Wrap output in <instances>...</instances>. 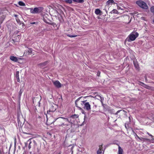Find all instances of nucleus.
<instances>
[{
	"mask_svg": "<svg viewBox=\"0 0 154 154\" xmlns=\"http://www.w3.org/2000/svg\"><path fill=\"white\" fill-rule=\"evenodd\" d=\"M35 141L33 140L31 141V139H29L25 143L24 149L26 148V149H30L31 148L34 149L35 148Z\"/></svg>",
	"mask_w": 154,
	"mask_h": 154,
	"instance_id": "f257e3e1",
	"label": "nucleus"
},
{
	"mask_svg": "<svg viewBox=\"0 0 154 154\" xmlns=\"http://www.w3.org/2000/svg\"><path fill=\"white\" fill-rule=\"evenodd\" d=\"M30 10V11L32 14H39L41 13L43 10V8L41 7H38L34 8L33 9L32 8H29Z\"/></svg>",
	"mask_w": 154,
	"mask_h": 154,
	"instance_id": "f03ea898",
	"label": "nucleus"
},
{
	"mask_svg": "<svg viewBox=\"0 0 154 154\" xmlns=\"http://www.w3.org/2000/svg\"><path fill=\"white\" fill-rule=\"evenodd\" d=\"M136 3L139 7L141 8L145 9H147L148 7L146 4L144 2L141 0L137 1L136 2Z\"/></svg>",
	"mask_w": 154,
	"mask_h": 154,
	"instance_id": "7ed1b4c3",
	"label": "nucleus"
},
{
	"mask_svg": "<svg viewBox=\"0 0 154 154\" xmlns=\"http://www.w3.org/2000/svg\"><path fill=\"white\" fill-rule=\"evenodd\" d=\"M138 33L137 32L135 33V35L131 33L129 35V38H127L125 40V42L127 41L128 42H130L134 41L138 36Z\"/></svg>",
	"mask_w": 154,
	"mask_h": 154,
	"instance_id": "20e7f679",
	"label": "nucleus"
},
{
	"mask_svg": "<svg viewBox=\"0 0 154 154\" xmlns=\"http://www.w3.org/2000/svg\"><path fill=\"white\" fill-rule=\"evenodd\" d=\"M63 122V121L62 119H60L58 118L54 119V120L53 121L52 123H54L55 122V124H56V125H57L59 126H62L63 125H68L67 124H64V123Z\"/></svg>",
	"mask_w": 154,
	"mask_h": 154,
	"instance_id": "39448f33",
	"label": "nucleus"
},
{
	"mask_svg": "<svg viewBox=\"0 0 154 154\" xmlns=\"http://www.w3.org/2000/svg\"><path fill=\"white\" fill-rule=\"evenodd\" d=\"M83 108L86 110L88 111L91 109V105L89 103V102L86 101L85 103V104H84V107H83Z\"/></svg>",
	"mask_w": 154,
	"mask_h": 154,
	"instance_id": "423d86ee",
	"label": "nucleus"
},
{
	"mask_svg": "<svg viewBox=\"0 0 154 154\" xmlns=\"http://www.w3.org/2000/svg\"><path fill=\"white\" fill-rule=\"evenodd\" d=\"M53 84L57 88H59L61 87L62 85L58 81L53 82Z\"/></svg>",
	"mask_w": 154,
	"mask_h": 154,
	"instance_id": "0eeeda50",
	"label": "nucleus"
},
{
	"mask_svg": "<svg viewBox=\"0 0 154 154\" xmlns=\"http://www.w3.org/2000/svg\"><path fill=\"white\" fill-rule=\"evenodd\" d=\"M48 63L47 61H45L43 63H40L38 64V66L40 68H42L46 66Z\"/></svg>",
	"mask_w": 154,
	"mask_h": 154,
	"instance_id": "6e6552de",
	"label": "nucleus"
},
{
	"mask_svg": "<svg viewBox=\"0 0 154 154\" xmlns=\"http://www.w3.org/2000/svg\"><path fill=\"white\" fill-rule=\"evenodd\" d=\"M40 100L37 98H34L33 99V102L34 104H35L37 103H38V106H40Z\"/></svg>",
	"mask_w": 154,
	"mask_h": 154,
	"instance_id": "1a4fd4ad",
	"label": "nucleus"
},
{
	"mask_svg": "<svg viewBox=\"0 0 154 154\" xmlns=\"http://www.w3.org/2000/svg\"><path fill=\"white\" fill-rule=\"evenodd\" d=\"M57 106H56L55 105H54V106H52L49 110V111L54 112L57 109Z\"/></svg>",
	"mask_w": 154,
	"mask_h": 154,
	"instance_id": "9d476101",
	"label": "nucleus"
},
{
	"mask_svg": "<svg viewBox=\"0 0 154 154\" xmlns=\"http://www.w3.org/2000/svg\"><path fill=\"white\" fill-rule=\"evenodd\" d=\"M43 20L44 22L47 24H49L50 23L49 22V21H51L45 16H44L43 17Z\"/></svg>",
	"mask_w": 154,
	"mask_h": 154,
	"instance_id": "9b49d317",
	"label": "nucleus"
},
{
	"mask_svg": "<svg viewBox=\"0 0 154 154\" xmlns=\"http://www.w3.org/2000/svg\"><path fill=\"white\" fill-rule=\"evenodd\" d=\"M106 5L109 6L110 5H112V4H115L116 3L114 2L113 0H108L106 2Z\"/></svg>",
	"mask_w": 154,
	"mask_h": 154,
	"instance_id": "f8f14e48",
	"label": "nucleus"
},
{
	"mask_svg": "<svg viewBox=\"0 0 154 154\" xmlns=\"http://www.w3.org/2000/svg\"><path fill=\"white\" fill-rule=\"evenodd\" d=\"M82 97H82V96L79 97L75 101V105L76 106V107H77L79 109H80V110L82 109V108H81L80 107H79V106H77L78 104H77V102Z\"/></svg>",
	"mask_w": 154,
	"mask_h": 154,
	"instance_id": "ddd939ff",
	"label": "nucleus"
},
{
	"mask_svg": "<svg viewBox=\"0 0 154 154\" xmlns=\"http://www.w3.org/2000/svg\"><path fill=\"white\" fill-rule=\"evenodd\" d=\"M95 13L97 15H101L102 12L99 9H95Z\"/></svg>",
	"mask_w": 154,
	"mask_h": 154,
	"instance_id": "4468645a",
	"label": "nucleus"
},
{
	"mask_svg": "<svg viewBox=\"0 0 154 154\" xmlns=\"http://www.w3.org/2000/svg\"><path fill=\"white\" fill-rule=\"evenodd\" d=\"M10 59L11 60L15 62H17L18 61V59H17V57L14 56H11L10 57Z\"/></svg>",
	"mask_w": 154,
	"mask_h": 154,
	"instance_id": "2eb2a0df",
	"label": "nucleus"
},
{
	"mask_svg": "<svg viewBox=\"0 0 154 154\" xmlns=\"http://www.w3.org/2000/svg\"><path fill=\"white\" fill-rule=\"evenodd\" d=\"M118 154H123L122 152L123 151L122 149L119 145L118 144Z\"/></svg>",
	"mask_w": 154,
	"mask_h": 154,
	"instance_id": "dca6fc26",
	"label": "nucleus"
},
{
	"mask_svg": "<svg viewBox=\"0 0 154 154\" xmlns=\"http://www.w3.org/2000/svg\"><path fill=\"white\" fill-rule=\"evenodd\" d=\"M23 89L21 88L20 89V91L19 92V94H18V99L20 100V99L21 97V94L22 93H23Z\"/></svg>",
	"mask_w": 154,
	"mask_h": 154,
	"instance_id": "f3484780",
	"label": "nucleus"
},
{
	"mask_svg": "<svg viewBox=\"0 0 154 154\" xmlns=\"http://www.w3.org/2000/svg\"><path fill=\"white\" fill-rule=\"evenodd\" d=\"M17 122H18V125H19V124H20V125H21L22 124V122H21V121L20 119V116H19V114H17Z\"/></svg>",
	"mask_w": 154,
	"mask_h": 154,
	"instance_id": "a211bd4d",
	"label": "nucleus"
},
{
	"mask_svg": "<svg viewBox=\"0 0 154 154\" xmlns=\"http://www.w3.org/2000/svg\"><path fill=\"white\" fill-rule=\"evenodd\" d=\"M134 64L135 67L137 69H138L139 68V65L137 62H136L134 61Z\"/></svg>",
	"mask_w": 154,
	"mask_h": 154,
	"instance_id": "6ab92c4d",
	"label": "nucleus"
},
{
	"mask_svg": "<svg viewBox=\"0 0 154 154\" xmlns=\"http://www.w3.org/2000/svg\"><path fill=\"white\" fill-rule=\"evenodd\" d=\"M74 2L79 3H83L84 2V0H72Z\"/></svg>",
	"mask_w": 154,
	"mask_h": 154,
	"instance_id": "aec40b11",
	"label": "nucleus"
},
{
	"mask_svg": "<svg viewBox=\"0 0 154 154\" xmlns=\"http://www.w3.org/2000/svg\"><path fill=\"white\" fill-rule=\"evenodd\" d=\"M70 117L72 119H76L79 117V115L76 114H74L71 116Z\"/></svg>",
	"mask_w": 154,
	"mask_h": 154,
	"instance_id": "412c9836",
	"label": "nucleus"
},
{
	"mask_svg": "<svg viewBox=\"0 0 154 154\" xmlns=\"http://www.w3.org/2000/svg\"><path fill=\"white\" fill-rule=\"evenodd\" d=\"M62 9H64V8L61 5H60L59 9V12L60 13H62L63 14L64 13L63 11H62Z\"/></svg>",
	"mask_w": 154,
	"mask_h": 154,
	"instance_id": "4be33fe9",
	"label": "nucleus"
},
{
	"mask_svg": "<svg viewBox=\"0 0 154 154\" xmlns=\"http://www.w3.org/2000/svg\"><path fill=\"white\" fill-rule=\"evenodd\" d=\"M141 141H146L149 140V139L146 138H144L142 137H140V139H139Z\"/></svg>",
	"mask_w": 154,
	"mask_h": 154,
	"instance_id": "5701e85b",
	"label": "nucleus"
},
{
	"mask_svg": "<svg viewBox=\"0 0 154 154\" xmlns=\"http://www.w3.org/2000/svg\"><path fill=\"white\" fill-rule=\"evenodd\" d=\"M110 13L111 14H118L119 12L118 11L115 9H113L111 12Z\"/></svg>",
	"mask_w": 154,
	"mask_h": 154,
	"instance_id": "b1692460",
	"label": "nucleus"
},
{
	"mask_svg": "<svg viewBox=\"0 0 154 154\" xmlns=\"http://www.w3.org/2000/svg\"><path fill=\"white\" fill-rule=\"evenodd\" d=\"M18 4L20 6H24L25 5V4L22 1H19L18 2Z\"/></svg>",
	"mask_w": 154,
	"mask_h": 154,
	"instance_id": "393cba45",
	"label": "nucleus"
},
{
	"mask_svg": "<svg viewBox=\"0 0 154 154\" xmlns=\"http://www.w3.org/2000/svg\"><path fill=\"white\" fill-rule=\"evenodd\" d=\"M87 101V100H85L84 101H81V106L83 108V107H84V104H85V103Z\"/></svg>",
	"mask_w": 154,
	"mask_h": 154,
	"instance_id": "a878e982",
	"label": "nucleus"
},
{
	"mask_svg": "<svg viewBox=\"0 0 154 154\" xmlns=\"http://www.w3.org/2000/svg\"><path fill=\"white\" fill-rule=\"evenodd\" d=\"M66 35L68 36V37H71V38H72V37H76L77 36V35H71L69 34H67Z\"/></svg>",
	"mask_w": 154,
	"mask_h": 154,
	"instance_id": "bb28decb",
	"label": "nucleus"
},
{
	"mask_svg": "<svg viewBox=\"0 0 154 154\" xmlns=\"http://www.w3.org/2000/svg\"><path fill=\"white\" fill-rule=\"evenodd\" d=\"M72 0H64L65 2L69 4H71L72 2Z\"/></svg>",
	"mask_w": 154,
	"mask_h": 154,
	"instance_id": "cd10ccee",
	"label": "nucleus"
},
{
	"mask_svg": "<svg viewBox=\"0 0 154 154\" xmlns=\"http://www.w3.org/2000/svg\"><path fill=\"white\" fill-rule=\"evenodd\" d=\"M49 25L53 26L54 27L55 26H57V24L54 23L52 22L51 23H49Z\"/></svg>",
	"mask_w": 154,
	"mask_h": 154,
	"instance_id": "c85d7f7f",
	"label": "nucleus"
},
{
	"mask_svg": "<svg viewBox=\"0 0 154 154\" xmlns=\"http://www.w3.org/2000/svg\"><path fill=\"white\" fill-rule=\"evenodd\" d=\"M125 112V111L123 110H119L118 111L116 112L115 114V115H117L118 113L120 112H121L122 113H123Z\"/></svg>",
	"mask_w": 154,
	"mask_h": 154,
	"instance_id": "c756f323",
	"label": "nucleus"
},
{
	"mask_svg": "<svg viewBox=\"0 0 154 154\" xmlns=\"http://www.w3.org/2000/svg\"><path fill=\"white\" fill-rule=\"evenodd\" d=\"M143 87L146 88V89H150V87L148 85H147L145 84L144 85Z\"/></svg>",
	"mask_w": 154,
	"mask_h": 154,
	"instance_id": "7c9ffc66",
	"label": "nucleus"
},
{
	"mask_svg": "<svg viewBox=\"0 0 154 154\" xmlns=\"http://www.w3.org/2000/svg\"><path fill=\"white\" fill-rule=\"evenodd\" d=\"M98 96L100 98V102L102 104L103 103V97H102L101 96H100L99 95V96Z\"/></svg>",
	"mask_w": 154,
	"mask_h": 154,
	"instance_id": "2f4dec72",
	"label": "nucleus"
},
{
	"mask_svg": "<svg viewBox=\"0 0 154 154\" xmlns=\"http://www.w3.org/2000/svg\"><path fill=\"white\" fill-rule=\"evenodd\" d=\"M138 84L143 87L144 85L145 84H144L143 83L140 81L139 82Z\"/></svg>",
	"mask_w": 154,
	"mask_h": 154,
	"instance_id": "473e14b6",
	"label": "nucleus"
},
{
	"mask_svg": "<svg viewBox=\"0 0 154 154\" xmlns=\"http://www.w3.org/2000/svg\"><path fill=\"white\" fill-rule=\"evenodd\" d=\"M28 52L30 54H31L32 53V50L31 48H29L28 50Z\"/></svg>",
	"mask_w": 154,
	"mask_h": 154,
	"instance_id": "72a5a7b5",
	"label": "nucleus"
},
{
	"mask_svg": "<svg viewBox=\"0 0 154 154\" xmlns=\"http://www.w3.org/2000/svg\"><path fill=\"white\" fill-rule=\"evenodd\" d=\"M150 11L152 13H154V6H152L151 8Z\"/></svg>",
	"mask_w": 154,
	"mask_h": 154,
	"instance_id": "f704fd0d",
	"label": "nucleus"
},
{
	"mask_svg": "<svg viewBox=\"0 0 154 154\" xmlns=\"http://www.w3.org/2000/svg\"><path fill=\"white\" fill-rule=\"evenodd\" d=\"M19 72L17 71L16 72V78L19 77Z\"/></svg>",
	"mask_w": 154,
	"mask_h": 154,
	"instance_id": "c9c22d12",
	"label": "nucleus"
},
{
	"mask_svg": "<svg viewBox=\"0 0 154 154\" xmlns=\"http://www.w3.org/2000/svg\"><path fill=\"white\" fill-rule=\"evenodd\" d=\"M102 153V150L101 149H100L98 150L97 151V154H101Z\"/></svg>",
	"mask_w": 154,
	"mask_h": 154,
	"instance_id": "e433bc0d",
	"label": "nucleus"
},
{
	"mask_svg": "<svg viewBox=\"0 0 154 154\" xmlns=\"http://www.w3.org/2000/svg\"><path fill=\"white\" fill-rule=\"evenodd\" d=\"M147 134L150 136L151 137L152 139L151 140H153L154 139L153 138V136L150 134H149V133L147 132Z\"/></svg>",
	"mask_w": 154,
	"mask_h": 154,
	"instance_id": "4c0bfd02",
	"label": "nucleus"
},
{
	"mask_svg": "<svg viewBox=\"0 0 154 154\" xmlns=\"http://www.w3.org/2000/svg\"><path fill=\"white\" fill-rule=\"evenodd\" d=\"M64 121L66 122H69V119H66V118H64Z\"/></svg>",
	"mask_w": 154,
	"mask_h": 154,
	"instance_id": "58836bf2",
	"label": "nucleus"
},
{
	"mask_svg": "<svg viewBox=\"0 0 154 154\" xmlns=\"http://www.w3.org/2000/svg\"><path fill=\"white\" fill-rule=\"evenodd\" d=\"M100 71H98L97 72V75L98 76H100Z\"/></svg>",
	"mask_w": 154,
	"mask_h": 154,
	"instance_id": "ea45409f",
	"label": "nucleus"
},
{
	"mask_svg": "<svg viewBox=\"0 0 154 154\" xmlns=\"http://www.w3.org/2000/svg\"><path fill=\"white\" fill-rule=\"evenodd\" d=\"M16 20L18 23H20V21L19 19H18L16 18Z\"/></svg>",
	"mask_w": 154,
	"mask_h": 154,
	"instance_id": "a19ab883",
	"label": "nucleus"
},
{
	"mask_svg": "<svg viewBox=\"0 0 154 154\" xmlns=\"http://www.w3.org/2000/svg\"><path fill=\"white\" fill-rule=\"evenodd\" d=\"M37 23L35 22H30V23L31 24H36Z\"/></svg>",
	"mask_w": 154,
	"mask_h": 154,
	"instance_id": "79ce46f5",
	"label": "nucleus"
},
{
	"mask_svg": "<svg viewBox=\"0 0 154 154\" xmlns=\"http://www.w3.org/2000/svg\"><path fill=\"white\" fill-rule=\"evenodd\" d=\"M102 146H103V145H100L99 146V148H100L99 149H102L103 148Z\"/></svg>",
	"mask_w": 154,
	"mask_h": 154,
	"instance_id": "37998d69",
	"label": "nucleus"
},
{
	"mask_svg": "<svg viewBox=\"0 0 154 154\" xmlns=\"http://www.w3.org/2000/svg\"><path fill=\"white\" fill-rule=\"evenodd\" d=\"M17 79V81L18 82H20V79H19V78L18 77V78H16Z\"/></svg>",
	"mask_w": 154,
	"mask_h": 154,
	"instance_id": "c03bdc74",
	"label": "nucleus"
},
{
	"mask_svg": "<svg viewBox=\"0 0 154 154\" xmlns=\"http://www.w3.org/2000/svg\"><path fill=\"white\" fill-rule=\"evenodd\" d=\"M102 104V106H103V108H105V105L103 103Z\"/></svg>",
	"mask_w": 154,
	"mask_h": 154,
	"instance_id": "a18cd8bd",
	"label": "nucleus"
},
{
	"mask_svg": "<svg viewBox=\"0 0 154 154\" xmlns=\"http://www.w3.org/2000/svg\"><path fill=\"white\" fill-rule=\"evenodd\" d=\"M47 134L48 135H51V133H49V132H48L47 133Z\"/></svg>",
	"mask_w": 154,
	"mask_h": 154,
	"instance_id": "49530a36",
	"label": "nucleus"
},
{
	"mask_svg": "<svg viewBox=\"0 0 154 154\" xmlns=\"http://www.w3.org/2000/svg\"><path fill=\"white\" fill-rule=\"evenodd\" d=\"M58 118L60 119H64V118H64L63 117H59Z\"/></svg>",
	"mask_w": 154,
	"mask_h": 154,
	"instance_id": "de8ad7c7",
	"label": "nucleus"
},
{
	"mask_svg": "<svg viewBox=\"0 0 154 154\" xmlns=\"http://www.w3.org/2000/svg\"><path fill=\"white\" fill-rule=\"evenodd\" d=\"M126 123H125V128H126V129H127L128 128H127V126L126 125Z\"/></svg>",
	"mask_w": 154,
	"mask_h": 154,
	"instance_id": "09e8293b",
	"label": "nucleus"
},
{
	"mask_svg": "<svg viewBox=\"0 0 154 154\" xmlns=\"http://www.w3.org/2000/svg\"><path fill=\"white\" fill-rule=\"evenodd\" d=\"M17 37L18 38V39H20V35H17Z\"/></svg>",
	"mask_w": 154,
	"mask_h": 154,
	"instance_id": "8fccbe9b",
	"label": "nucleus"
},
{
	"mask_svg": "<svg viewBox=\"0 0 154 154\" xmlns=\"http://www.w3.org/2000/svg\"><path fill=\"white\" fill-rule=\"evenodd\" d=\"M136 137L138 138V139H140V137H139L136 134Z\"/></svg>",
	"mask_w": 154,
	"mask_h": 154,
	"instance_id": "3c124183",
	"label": "nucleus"
},
{
	"mask_svg": "<svg viewBox=\"0 0 154 154\" xmlns=\"http://www.w3.org/2000/svg\"><path fill=\"white\" fill-rule=\"evenodd\" d=\"M129 122H131V118H130V117H129Z\"/></svg>",
	"mask_w": 154,
	"mask_h": 154,
	"instance_id": "603ef678",
	"label": "nucleus"
},
{
	"mask_svg": "<svg viewBox=\"0 0 154 154\" xmlns=\"http://www.w3.org/2000/svg\"><path fill=\"white\" fill-rule=\"evenodd\" d=\"M118 10H119V9H121V8H120V7H118Z\"/></svg>",
	"mask_w": 154,
	"mask_h": 154,
	"instance_id": "864d4df0",
	"label": "nucleus"
},
{
	"mask_svg": "<svg viewBox=\"0 0 154 154\" xmlns=\"http://www.w3.org/2000/svg\"><path fill=\"white\" fill-rule=\"evenodd\" d=\"M14 16L15 17H17V14H14Z\"/></svg>",
	"mask_w": 154,
	"mask_h": 154,
	"instance_id": "5fc2aeb1",
	"label": "nucleus"
},
{
	"mask_svg": "<svg viewBox=\"0 0 154 154\" xmlns=\"http://www.w3.org/2000/svg\"><path fill=\"white\" fill-rule=\"evenodd\" d=\"M12 40L13 41H14H14H16L15 39H12Z\"/></svg>",
	"mask_w": 154,
	"mask_h": 154,
	"instance_id": "6e6d98bb",
	"label": "nucleus"
},
{
	"mask_svg": "<svg viewBox=\"0 0 154 154\" xmlns=\"http://www.w3.org/2000/svg\"><path fill=\"white\" fill-rule=\"evenodd\" d=\"M73 147H74V146H72V147H71V150H72V149L73 148Z\"/></svg>",
	"mask_w": 154,
	"mask_h": 154,
	"instance_id": "4d7b16f0",
	"label": "nucleus"
},
{
	"mask_svg": "<svg viewBox=\"0 0 154 154\" xmlns=\"http://www.w3.org/2000/svg\"><path fill=\"white\" fill-rule=\"evenodd\" d=\"M88 96H86V97H84L83 98H86V97H88Z\"/></svg>",
	"mask_w": 154,
	"mask_h": 154,
	"instance_id": "13d9d810",
	"label": "nucleus"
},
{
	"mask_svg": "<svg viewBox=\"0 0 154 154\" xmlns=\"http://www.w3.org/2000/svg\"><path fill=\"white\" fill-rule=\"evenodd\" d=\"M104 10H105V11H106V13H107V11L106 9H104Z\"/></svg>",
	"mask_w": 154,
	"mask_h": 154,
	"instance_id": "bf43d9fd",
	"label": "nucleus"
},
{
	"mask_svg": "<svg viewBox=\"0 0 154 154\" xmlns=\"http://www.w3.org/2000/svg\"><path fill=\"white\" fill-rule=\"evenodd\" d=\"M22 26L24 25V23H22Z\"/></svg>",
	"mask_w": 154,
	"mask_h": 154,
	"instance_id": "052dcab7",
	"label": "nucleus"
},
{
	"mask_svg": "<svg viewBox=\"0 0 154 154\" xmlns=\"http://www.w3.org/2000/svg\"><path fill=\"white\" fill-rule=\"evenodd\" d=\"M18 31H17V32H16V34H17V33H18Z\"/></svg>",
	"mask_w": 154,
	"mask_h": 154,
	"instance_id": "680f3d73",
	"label": "nucleus"
},
{
	"mask_svg": "<svg viewBox=\"0 0 154 154\" xmlns=\"http://www.w3.org/2000/svg\"><path fill=\"white\" fill-rule=\"evenodd\" d=\"M56 12H57V13H58V11H57V10H56Z\"/></svg>",
	"mask_w": 154,
	"mask_h": 154,
	"instance_id": "e2e57ef3",
	"label": "nucleus"
},
{
	"mask_svg": "<svg viewBox=\"0 0 154 154\" xmlns=\"http://www.w3.org/2000/svg\"><path fill=\"white\" fill-rule=\"evenodd\" d=\"M74 131H72H72H71V132H74Z\"/></svg>",
	"mask_w": 154,
	"mask_h": 154,
	"instance_id": "0e129e2a",
	"label": "nucleus"
},
{
	"mask_svg": "<svg viewBox=\"0 0 154 154\" xmlns=\"http://www.w3.org/2000/svg\"><path fill=\"white\" fill-rule=\"evenodd\" d=\"M153 22H154V19L153 20Z\"/></svg>",
	"mask_w": 154,
	"mask_h": 154,
	"instance_id": "69168bd1",
	"label": "nucleus"
},
{
	"mask_svg": "<svg viewBox=\"0 0 154 154\" xmlns=\"http://www.w3.org/2000/svg\"><path fill=\"white\" fill-rule=\"evenodd\" d=\"M89 96V97H93V96H91V95H90V96Z\"/></svg>",
	"mask_w": 154,
	"mask_h": 154,
	"instance_id": "338daca9",
	"label": "nucleus"
},
{
	"mask_svg": "<svg viewBox=\"0 0 154 154\" xmlns=\"http://www.w3.org/2000/svg\"><path fill=\"white\" fill-rule=\"evenodd\" d=\"M60 154V153H59V154Z\"/></svg>",
	"mask_w": 154,
	"mask_h": 154,
	"instance_id": "774afa93",
	"label": "nucleus"
}]
</instances>
